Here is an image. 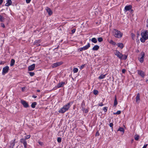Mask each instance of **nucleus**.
I'll use <instances>...</instances> for the list:
<instances>
[{
  "instance_id": "1",
  "label": "nucleus",
  "mask_w": 148,
  "mask_h": 148,
  "mask_svg": "<svg viewBox=\"0 0 148 148\" xmlns=\"http://www.w3.org/2000/svg\"><path fill=\"white\" fill-rule=\"evenodd\" d=\"M72 104V102H69L64 105L62 108H60L58 111V112L62 114L64 113L69 110Z\"/></svg>"
},
{
  "instance_id": "2",
  "label": "nucleus",
  "mask_w": 148,
  "mask_h": 148,
  "mask_svg": "<svg viewBox=\"0 0 148 148\" xmlns=\"http://www.w3.org/2000/svg\"><path fill=\"white\" fill-rule=\"evenodd\" d=\"M142 38L140 39L141 42H144L148 39V32L147 31H143L141 33Z\"/></svg>"
},
{
  "instance_id": "3",
  "label": "nucleus",
  "mask_w": 148,
  "mask_h": 148,
  "mask_svg": "<svg viewBox=\"0 0 148 148\" xmlns=\"http://www.w3.org/2000/svg\"><path fill=\"white\" fill-rule=\"evenodd\" d=\"M113 35L116 38H120L123 36V34L117 30L114 29L113 31Z\"/></svg>"
},
{
  "instance_id": "4",
  "label": "nucleus",
  "mask_w": 148,
  "mask_h": 148,
  "mask_svg": "<svg viewBox=\"0 0 148 148\" xmlns=\"http://www.w3.org/2000/svg\"><path fill=\"white\" fill-rule=\"evenodd\" d=\"M90 44L89 43H88L86 45L83 47L80 48L79 49V50L80 51H82L87 49L90 47Z\"/></svg>"
},
{
  "instance_id": "5",
  "label": "nucleus",
  "mask_w": 148,
  "mask_h": 148,
  "mask_svg": "<svg viewBox=\"0 0 148 148\" xmlns=\"http://www.w3.org/2000/svg\"><path fill=\"white\" fill-rule=\"evenodd\" d=\"M9 70V67L7 66L3 67L2 70V74L4 75L5 74L7 73Z\"/></svg>"
},
{
  "instance_id": "6",
  "label": "nucleus",
  "mask_w": 148,
  "mask_h": 148,
  "mask_svg": "<svg viewBox=\"0 0 148 148\" xmlns=\"http://www.w3.org/2000/svg\"><path fill=\"white\" fill-rule=\"evenodd\" d=\"M145 56V54L144 52H142L141 53V57L140 58H139V60L140 62L142 63L143 62Z\"/></svg>"
},
{
  "instance_id": "7",
  "label": "nucleus",
  "mask_w": 148,
  "mask_h": 148,
  "mask_svg": "<svg viewBox=\"0 0 148 148\" xmlns=\"http://www.w3.org/2000/svg\"><path fill=\"white\" fill-rule=\"evenodd\" d=\"M21 103L25 108H27L29 107L28 103L25 101L21 100Z\"/></svg>"
},
{
  "instance_id": "8",
  "label": "nucleus",
  "mask_w": 148,
  "mask_h": 148,
  "mask_svg": "<svg viewBox=\"0 0 148 148\" xmlns=\"http://www.w3.org/2000/svg\"><path fill=\"white\" fill-rule=\"evenodd\" d=\"M114 54L119 58L121 59V56H122V54L119 51L116 50V52L114 53Z\"/></svg>"
},
{
  "instance_id": "9",
  "label": "nucleus",
  "mask_w": 148,
  "mask_h": 148,
  "mask_svg": "<svg viewBox=\"0 0 148 148\" xmlns=\"http://www.w3.org/2000/svg\"><path fill=\"white\" fill-rule=\"evenodd\" d=\"M62 64V62H57L54 63L52 65V67L53 68H55L58 66H60Z\"/></svg>"
},
{
  "instance_id": "10",
  "label": "nucleus",
  "mask_w": 148,
  "mask_h": 148,
  "mask_svg": "<svg viewBox=\"0 0 148 148\" xmlns=\"http://www.w3.org/2000/svg\"><path fill=\"white\" fill-rule=\"evenodd\" d=\"M20 142L22 143L24 146L25 148H27V143L26 141L23 138H21L20 140Z\"/></svg>"
},
{
  "instance_id": "11",
  "label": "nucleus",
  "mask_w": 148,
  "mask_h": 148,
  "mask_svg": "<svg viewBox=\"0 0 148 148\" xmlns=\"http://www.w3.org/2000/svg\"><path fill=\"white\" fill-rule=\"evenodd\" d=\"M35 64H33L32 65L29 66L28 68V71H33L35 69Z\"/></svg>"
},
{
  "instance_id": "12",
  "label": "nucleus",
  "mask_w": 148,
  "mask_h": 148,
  "mask_svg": "<svg viewBox=\"0 0 148 148\" xmlns=\"http://www.w3.org/2000/svg\"><path fill=\"white\" fill-rule=\"evenodd\" d=\"M65 84V83L64 82H61L58 84L57 85V88H59L63 87Z\"/></svg>"
},
{
  "instance_id": "13",
  "label": "nucleus",
  "mask_w": 148,
  "mask_h": 148,
  "mask_svg": "<svg viewBox=\"0 0 148 148\" xmlns=\"http://www.w3.org/2000/svg\"><path fill=\"white\" fill-rule=\"evenodd\" d=\"M132 8V6L131 5H129L125 6L124 11L126 12L130 10Z\"/></svg>"
},
{
  "instance_id": "14",
  "label": "nucleus",
  "mask_w": 148,
  "mask_h": 148,
  "mask_svg": "<svg viewBox=\"0 0 148 148\" xmlns=\"http://www.w3.org/2000/svg\"><path fill=\"white\" fill-rule=\"evenodd\" d=\"M136 101L137 103H139L140 101V96L139 93H138L136 97Z\"/></svg>"
},
{
  "instance_id": "15",
  "label": "nucleus",
  "mask_w": 148,
  "mask_h": 148,
  "mask_svg": "<svg viewBox=\"0 0 148 148\" xmlns=\"http://www.w3.org/2000/svg\"><path fill=\"white\" fill-rule=\"evenodd\" d=\"M16 140V139H15L13 140H12L11 141L10 144V147L12 148H13L14 147L15 142V141Z\"/></svg>"
},
{
  "instance_id": "16",
  "label": "nucleus",
  "mask_w": 148,
  "mask_h": 148,
  "mask_svg": "<svg viewBox=\"0 0 148 148\" xmlns=\"http://www.w3.org/2000/svg\"><path fill=\"white\" fill-rule=\"evenodd\" d=\"M46 10L49 15H51L52 14V11L48 7H47L46 8Z\"/></svg>"
},
{
  "instance_id": "17",
  "label": "nucleus",
  "mask_w": 148,
  "mask_h": 148,
  "mask_svg": "<svg viewBox=\"0 0 148 148\" xmlns=\"http://www.w3.org/2000/svg\"><path fill=\"white\" fill-rule=\"evenodd\" d=\"M7 3L5 5L6 6H9L12 4V1L11 0H7Z\"/></svg>"
},
{
  "instance_id": "18",
  "label": "nucleus",
  "mask_w": 148,
  "mask_h": 148,
  "mask_svg": "<svg viewBox=\"0 0 148 148\" xmlns=\"http://www.w3.org/2000/svg\"><path fill=\"white\" fill-rule=\"evenodd\" d=\"M138 73L139 75L143 77H144L145 76L144 73L141 71H138Z\"/></svg>"
},
{
  "instance_id": "19",
  "label": "nucleus",
  "mask_w": 148,
  "mask_h": 148,
  "mask_svg": "<svg viewBox=\"0 0 148 148\" xmlns=\"http://www.w3.org/2000/svg\"><path fill=\"white\" fill-rule=\"evenodd\" d=\"M99 47L97 45H95L92 48V50L94 51H97L99 49Z\"/></svg>"
},
{
  "instance_id": "20",
  "label": "nucleus",
  "mask_w": 148,
  "mask_h": 148,
  "mask_svg": "<svg viewBox=\"0 0 148 148\" xmlns=\"http://www.w3.org/2000/svg\"><path fill=\"white\" fill-rule=\"evenodd\" d=\"M85 103L84 100L83 101L82 103L81 104V110L82 109H83L84 108H85Z\"/></svg>"
},
{
  "instance_id": "21",
  "label": "nucleus",
  "mask_w": 148,
  "mask_h": 148,
  "mask_svg": "<svg viewBox=\"0 0 148 148\" xmlns=\"http://www.w3.org/2000/svg\"><path fill=\"white\" fill-rule=\"evenodd\" d=\"M117 103H117V98H116V96H115L114 102V106H116L117 104Z\"/></svg>"
},
{
  "instance_id": "22",
  "label": "nucleus",
  "mask_w": 148,
  "mask_h": 148,
  "mask_svg": "<svg viewBox=\"0 0 148 148\" xmlns=\"http://www.w3.org/2000/svg\"><path fill=\"white\" fill-rule=\"evenodd\" d=\"M117 46L118 47L120 48L121 49H122L124 47L122 43H118Z\"/></svg>"
},
{
  "instance_id": "23",
  "label": "nucleus",
  "mask_w": 148,
  "mask_h": 148,
  "mask_svg": "<svg viewBox=\"0 0 148 148\" xmlns=\"http://www.w3.org/2000/svg\"><path fill=\"white\" fill-rule=\"evenodd\" d=\"M108 42L113 45H116V43L112 40H110L108 41Z\"/></svg>"
},
{
  "instance_id": "24",
  "label": "nucleus",
  "mask_w": 148,
  "mask_h": 148,
  "mask_svg": "<svg viewBox=\"0 0 148 148\" xmlns=\"http://www.w3.org/2000/svg\"><path fill=\"white\" fill-rule=\"evenodd\" d=\"M15 61L13 59H11V63L10 64V66H13L15 63Z\"/></svg>"
},
{
  "instance_id": "25",
  "label": "nucleus",
  "mask_w": 148,
  "mask_h": 148,
  "mask_svg": "<svg viewBox=\"0 0 148 148\" xmlns=\"http://www.w3.org/2000/svg\"><path fill=\"white\" fill-rule=\"evenodd\" d=\"M91 41L92 42L96 43L97 42V39L95 38H92Z\"/></svg>"
},
{
  "instance_id": "26",
  "label": "nucleus",
  "mask_w": 148,
  "mask_h": 148,
  "mask_svg": "<svg viewBox=\"0 0 148 148\" xmlns=\"http://www.w3.org/2000/svg\"><path fill=\"white\" fill-rule=\"evenodd\" d=\"M106 76V75H101L99 77V79H102L104 78Z\"/></svg>"
},
{
  "instance_id": "27",
  "label": "nucleus",
  "mask_w": 148,
  "mask_h": 148,
  "mask_svg": "<svg viewBox=\"0 0 148 148\" xmlns=\"http://www.w3.org/2000/svg\"><path fill=\"white\" fill-rule=\"evenodd\" d=\"M37 103L36 102L32 103L31 104V107L33 108H34L35 107V106L36 105Z\"/></svg>"
},
{
  "instance_id": "28",
  "label": "nucleus",
  "mask_w": 148,
  "mask_h": 148,
  "mask_svg": "<svg viewBox=\"0 0 148 148\" xmlns=\"http://www.w3.org/2000/svg\"><path fill=\"white\" fill-rule=\"evenodd\" d=\"M127 58V56L125 55H123L122 56H121V59L123 60H126Z\"/></svg>"
},
{
  "instance_id": "29",
  "label": "nucleus",
  "mask_w": 148,
  "mask_h": 148,
  "mask_svg": "<svg viewBox=\"0 0 148 148\" xmlns=\"http://www.w3.org/2000/svg\"><path fill=\"white\" fill-rule=\"evenodd\" d=\"M4 20V17L0 15V21L1 22L3 21Z\"/></svg>"
},
{
  "instance_id": "30",
  "label": "nucleus",
  "mask_w": 148,
  "mask_h": 148,
  "mask_svg": "<svg viewBox=\"0 0 148 148\" xmlns=\"http://www.w3.org/2000/svg\"><path fill=\"white\" fill-rule=\"evenodd\" d=\"M82 110L83 112H84L85 113H87L88 112V110L87 109H85V108H84L83 109H82Z\"/></svg>"
},
{
  "instance_id": "31",
  "label": "nucleus",
  "mask_w": 148,
  "mask_h": 148,
  "mask_svg": "<svg viewBox=\"0 0 148 148\" xmlns=\"http://www.w3.org/2000/svg\"><path fill=\"white\" fill-rule=\"evenodd\" d=\"M139 138V136L138 135H136L135 137H134V139L135 140H138Z\"/></svg>"
},
{
  "instance_id": "32",
  "label": "nucleus",
  "mask_w": 148,
  "mask_h": 148,
  "mask_svg": "<svg viewBox=\"0 0 148 148\" xmlns=\"http://www.w3.org/2000/svg\"><path fill=\"white\" fill-rule=\"evenodd\" d=\"M78 71V69L77 68H74L73 71L74 73H76Z\"/></svg>"
},
{
  "instance_id": "33",
  "label": "nucleus",
  "mask_w": 148,
  "mask_h": 148,
  "mask_svg": "<svg viewBox=\"0 0 148 148\" xmlns=\"http://www.w3.org/2000/svg\"><path fill=\"white\" fill-rule=\"evenodd\" d=\"M98 40L99 42H101L103 41V39L101 37L98 38Z\"/></svg>"
},
{
  "instance_id": "34",
  "label": "nucleus",
  "mask_w": 148,
  "mask_h": 148,
  "mask_svg": "<svg viewBox=\"0 0 148 148\" xmlns=\"http://www.w3.org/2000/svg\"><path fill=\"white\" fill-rule=\"evenodd\" d=\"M28 73L31 76H33L35 74L33 72H28Z\"/></svg>"
},
{
  "instance_id": "35",
  "label": "nucleus",
  "mask_w": 148,
  "mask_h": 148,
  "mask_svg": "<svg viewBox=\"0 0 148 148\" xmlns=\"http://www.w3.org/2000/svg\"><path fill=\"white\" fill-rule=\"evenodd\" d=\"M118 131L123 132L124 131V129L122 127H120L119 129L118 130Z\"/></svg>"
},
{
  "instance_id": "36",
  "label": "nucleus",
  "mask_w": 148,
  "mask_h": 148,
  "mask_svg": "<svg viewBox=\"0 0 148 148\" xmlns=\"http://www.w3.org/2000/svg\"><path fill=\"white\" fill-rule=\"evenodd\" d=\"M121 113V111L120 110H118L116 112L114 113L113 114H119Z\"/></svg>"
},
{
  "instance_id": "37",
  "label": "nucleus",
  "mask_w": 148,
  "mask_h": 148,
  "mask_svg": "<svg viewBox=\"0 0 148 148\" xmlns=\"http://www.w3.org/2000/svg\"><path fill=\"white\" fill-rule=\"evenodd\" d=\"M131 36L132 39L133 40H134L135 39V35L133 33H132L131 34Z\"/></svg>"
},
{
  "instance_id": "38",
  "label": "nucleus",
  "mask_w": 148,
  "mask_h": 148,
  "mask_svg": "<svg viewBox=\"0 0 148 148\" xmlns=\"http://www.w3.org/2000/svg\"><path fill=\"white\" fill-rule=\"evenodd\" d=\"M57 140L58 143H60L61 142L62 139L60 137H58L57 138Z\"/></svg>"
},
{
  "instance_id": "39",
  "label": "nucleus",
  "mask_w": 148,
  "mask_h": 148,
  "mask_svg": "<svg viewBox=\"0 0 148 148\" xmlns=\"http://www.w3.org/2000/svg\"><path fill=\"white\" fill-rule=\"evenodd\" d=\"M98 92L97 90H94L93 91V93L95 95L97 94L98 93Z\"/></svg>"
},
{
  "instance_id": "40",
  "label": "nucleus",
  "mask_w": 148,
  "mask_h": 148,
  "mask_svg": "<svg viewBox=\"0 0 148 148\" xmlns=\"http://www.w3.org/2000/svg\"><path fill=\"white\" fill-rule=\"evenodd\" d=\"M108 107H104L103 108V110L105 112H107V110Z\"/></svg>"
},
{
  "instance_id": "41",
  "label": "nucleus",
  "mask_w": 148,
  "mask_h": 148,
  "mask_svg": "<svg viewBox=\"0 0 148 148\" xmlns=\"http://www.w3.org/2000/svg\"><path fill=\"white\" fill-rule=\"evenodd\" d=\"M85 64H83L80 67V70L82 69L85 66Z\"/></svg>"
},
{
  "instance_id": "42",
  "label": "nucleus",
  "mask_w": 148,
  "mask_h": 148,
  "mask_svg": "<svg viewBox=\"0 0 148 148\" xmlns=\"http://www.w3.org/2000/svg\"><path fill=\"white\" fill-rule=\"evenodd\" d=\"M30 137V135H27L25 137V139H27L29 138Z\"/></svg>"
},
{
  "instance_id": "43",
  "label": "nucleus",
  "mask_w": 148,
  "mask_h": 148,
  "mask_svg": "<svg viewBox=\"0 0 148 148\" xmlns=\"http://www.w3.org/2000/svg\"><path fill=\"white\" fill-rule=\"evenodd\" d=\"M98 105L99 106H102L104 105L103 103L101 102L99 103Z\"/></svg>"
},
{
  "instance_id": "44",
  "label": "nucleus",
  "mask_w": 148,
  "mask_h": 148,
  "mask_svg": "<svg viewBox=\"0 0 148 148\" xmlns=\"http://www.w3.org/2000/svg\"><path fill=\"white\" fill-rule=\"evenodd\" d=\"M75 30H76L75 29H72V31H71L72 33H73V34L75 32Z\"/></svg>"
},
{
  "instance_id": "45",
  "label": "nucleus",
  "mask_w": 148,
  "mask_h": 148,
  "mask_svg": "<svg viewBox=\"0 0 148 148\" xmlns=\"http://www.w3.org/2000/svg\"><path fill=\"white\" fill-rule=\"evenodd\" d=\"M31 0H26V1L27 3H29L31 1Z\"/></svg>"
},
{
  "instance_id": "46",
  "label": "nucleus",
  "mask_w": 148,
  "mask_h": 148,
  "mask_svg": "<svg viewBox=\"0 0 148 148\" xmlns=\"http://www.w3.org/2000/svg\"><path fill=\"white\" fill-rule=\"evenodd\" d=\"M26 87H23L22 88V91H24L25 90V89Z\"/></svg>"
},
{
  "instance_id": "47",
  "label": "nucleus",
  "mask_w": 148,
  "mask_h": 148,
  "mask_svg": "<svg viewBox=\"0 0 148 148\" xmlns=\"http://www.w3.org/2000/svg\"><path fill=\"white\" fill-rule=\"evenodd\" d=\"M113 125V124L112 123H110L109 124V126L111 127H112Z\"/></svg>"
},
{
  "instance_id": "48",
  "label": "nucleus",
  "mask_w": 148,
  "mask_h": 148,
  "mask_svg": "<svg viewBox=\"0 0 148 148\" xmlns=\"http://www.w3.org/2000/svg\"><path fill=\"white\" fill-rule=\"evenodd\" d=\"M125 71L126 70L125 69H123L122 70V72L123 73H125Z\"/></svg>"
},
{
  "instance_id": "49",
  "label": "nucleus",
  "mask_w": 148,
  "mask_h": 148,
  "mask_svg": "<svg viewBox=\"0 0 148 148\" xmlns=\"http://www.w3.org/2000/svg\"><path fill=\"white\" fill-rule=\"evenodd\" d=\"M1 25L3 28H4L5 27V26L3 23H1Z\"/></svg>"
},
{
  "instance_id": "50",
  "label": "nucleus",
  "mask_w": 148,
  "mask_h": 148,
  "mask_svg": "<svg viewBox=\"0 0 148 148\" xmlns=\"http://www.w3.org/2000/svg\"><path fill=\"white\" fill-rule=\"evenodd\" d=\"M147 146V144H146L144 145L143 147L142 148H146Z\"/></svg>"
},
{
  "instance_id": "51",
  "label": "nucleus",
  "mask_w": 148,
  "mask_h": 148,
  "mask_svg": "<svg viewBox=\"0 0 148 148\" xmlns=\"http://www.w3.org/2000/svg\"><path fill=\"white\" fill-rule=\"evenodd\" d=\"M38 143L39 144H40V145H42L43 144L42 143V142H38Z\"/></svg>"
},
{
  "instance_id": "52",
  "label": "nucleus",
  "mask_w": 148,
  "mask_h": 148,
  "mask_svg": "<svg viewBox=\"0 0 148 148\" xmlns=\"http://www.w3.org/2000/svg\"><path fill=\"white\" fill-rule=\"evenodd\" d=\"M32 97H33V98H36L37 97V96H35V95H33Z\"/></svg>"
},
{
  "instance_id": "53",
  "label": "nucleus",
  "mask_w": 148,
  "mask_h": 148,
  "mask_svg": "<svg viewBox=\"0 0 148 148\" xmlns=\"http://www.w3.org/2000/svg\"><path fill=\"white\" fill-rule=\"evenodd\" d=\"M37 92H40V90H37Z\"/></svg>"
},
{
  "instance_id": "54",
  "label": "nucleus",
  "mask_w": 148,
  "mask_h": 148,
  "mask_svg": "<svg viewBox=\"0 0 148 148\" xmlns=\"http://www.w3.org/2000/svg\"><path fill=\"white\" fill-rule=\"evenodd\" d=\"M133 141H134V140H133H133H132V142H133Z\"/></svg>"
},
{
  "instance_id": "55",
  "label": "nucleus",
  "mask_w": 148,
  "mask_h": 148,
  "mask_svg": "<svg viewBox=\"0 0 148 148\" xmlns=\"http://www.w3.org/2000/svg\"><path fill=\"white\" fill-rule=\"evenodd\" d=\"M38 45V46L40 45Z\"/></svg>"
}]
</instances>
